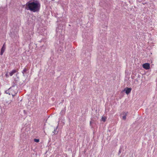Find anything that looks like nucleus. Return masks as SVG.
Listing matches in <instances>:
<instances>
[{
    "instance_id": "f257e3e1",
    "label": "nucleus",
    "mask_w": 157,
    "mask_h": 157,
    "mask_svg": "<svg viewBox=\"0 0 157 157\" xmlns=\"http://www.w3.org/2000/svg\"><path fill=\"white\" fill-rule=\"evenodd\" d=\"M40 6V3L36 1L29 2L26 4V8L34 12L39 11Z\"/></svg>"
},
{
    "instance_id": "f03ea898",
    "label": "nucleus",
    "mask_w": 157,
    "mask_h": 157,
    "mask_svg": "<svg viewBox=\"0 0 157 157\" xmlns=\"http://www.w3.org/2000/svg\"><path fill=\"white\" fill-rule=\"evenodd\" d=\"M143 67L146 70L149 69L150 68V65L148 63H146L143 65Z\"/></svg>"
},
{
    "instance_id": "7ed1b4c3",
    "label": "nucleus",
    "mask_w": 157,
    "mask_h": 157,
    "mask_svg": "<svg viewBox=\"0 0 157 157\" xmlns=\"http://www.w3.org/2000/svg\"><path fill=\"white\" fill-rule=\"evenodd\" d=\"M132 89L130 88H126L124 89L126 94H128L131 91Z\"/></svg>"
},
{
    "instance_id": "20e7f679",
    "label": "nucleus",
    "mask_w": 157,
    "mask_h": 157,
    "mask_svg": "<svg viewBox=\"0 0 157 157\" xmlns=\"http://www.w3.org/2000/svg\"><path fill=\"white\" fill-rule=\"evenodd\" d=\"M5 49H6V47H5V44H4L3 45L2 48L1 50V55H2L3 54V53L5 51Z\"/></svg>"
},
{
    "instance_id": "39448f33",
    "label": "nucleus",
    "mask_w": 157,
    "mask_h": 157,
    "mask_svg": "<svg viewBox=\"0 0 157 157\" xmlns=\"http://www.w3.org/2000/svg\"><path fill=\"white\" fill-rule=\"evenodd\" d=\"M17 71L16 70H13L10 72H9L10 75V76H12L14 73H16Z\"/></svg>"
},
{
    "instance_id": "423d86ee",
    "label": "nucleus",
    "mask_w": 157,
    "mask_h": 157,
    "mask_svg": "<svg viewBox=\"0 0 157 157\" xmlns=\"http://www.w3.org/2000/svg\"><path fill=\"white\" fill-rule=\"evenodd\" d=\"M107 118V117L103 116H102L101 118V121H103L104 122H105Z\"/></svg>"
},
{
    "instance_id": "0eeeda50",
    "label": "nucleus",
    "mask_w": 157,
    "mask_h": 157,
    "mask_svg": "<svg viewBox=\"0 0 157 157\" xmlns=\"http://www.w3.org/2000/svg\"><path fill=\"white\" fill-rule=\"evenodd\" d=\"M127 114H128V112L125 113V115L123 116L122 119L123 120H126V116L127 115Z\"/></svg>"
},
{
    "instance_id": "6e6552de",
    "label": "nucleus",
    "mask_w": 157,
    "mask_h": 157,
    "mask_svg": "<svg viewBox=\"0 0 157 157\" xmlns=\"http://www.w3.org/2000/svg\"><path fill=\"white\" fill-rule=\"evenodd\" d=\"M26 71H27V70H26V68H25L23 69V71H22V73L23 74L24 76V73Z\"/></svg>"
},
{
    "instance_id": "1a4fd4ad",
    "label": "nucleus",
    "mask_w": 157,
    "mask_h": 157,
    "mask_svg": "<svg viewBox=\"0 0 157 157\" xmlns=\"http://www.w3.org/2000/svg\"><path fill=\"white\" fill-rule=\"evenodd\" d=\"M14 90V87H11L9 89V91L11 92V91L12 90Z\"/></svg>"
},
{
    "instance_id": "9d476101",
    "label": "nucleus",
    "mask_w": 157,
    "mask_h": 157,
    "mask_svg": "<svg viewBox=\"0 0 157 157\" xmlns=\"http://www.w3.org/2000/svg\"><path fill=\"white\" fill-rule=\"evenodd\" d=\"M34 141L36 143H38L39 142V140L38 139H34Z\"/></svg>"
},
{
    "instance_id": "9b49d317",
    "label": "nucleus",
    "mask_w": 157,
    "mask_h": 157,
    "mask_svg": "<svg viewBox=\"0 0 157 157\" xmlns=\"http://www.w3.org/2000/svg\"><path fill=\"white\" fill-rule=\"evenodd\" d=\"M16 91H14V93H11V95H12L13 96L15 94H16Z\"/></svg>"
},
{
    "instance_id": "f8f14e48",
    "label": "nucleus",
    "mask_w": 157,
    "mask_h": 157,
    "mask_svg": "<svg viewBox=\"0 0 157 157\" xmlns=\"http://www.w3.org/2000/svg\"><path fill=\"white\" fill-rule=\"evenodd\" d=\"M65 113V111L64 110H62L61 112V113H63V114H64Z\"/></svg>"
},
{
    "instance_id": "ddd939ff",
    "label": "nucleus",
    "mask_w": 157,
    "mask_h": 157,
    "mask_svg": "<svg viewBox=\"0 0 157 157\" xmlns=\"http://www.w3.org/2000/svg\"><path fill=\"white\" fill-rule=\"evenodd\" d=\"M6 77H7L8 76V75H7V74H6Z\"/></svg>"
},
{
    "instance_id": "4468645a",
    "label": "nucleus",
    "mask_w": 157,
    "mask_h": 157,
    "mask_svg": "<svg viewBox=\"0 0 157 157\" xmlns=\"http://www.w3.org/2000/svg\"><path fill=\"white\" fill-rule=\"evenodd\" d=\"M91 121H90V124H91Z\"/></svg>"
}]
</instances>
